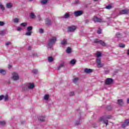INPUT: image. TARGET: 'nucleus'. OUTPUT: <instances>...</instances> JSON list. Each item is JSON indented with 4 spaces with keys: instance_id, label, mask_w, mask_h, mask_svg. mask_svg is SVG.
<instances>
[{
    "instance_id": "f257e3e1",
    "label": "nucleus",
    "mask_w": 129,
    "mask_h": 129,
    "mask_svg": "<svg viewBox=\"0 0 129 129\" xmlns=\"http://www.w3.org/2000/svg\"><path fill=\"white\" fill-rule=\"evenodd\" d=\"M57 41V37L55 36H53L51 37V38H49L48 39V43H47V48L49 49H51L52 47L53 46V45L56 43V41Z\"/></svg>"
},
{
    "instance_id": "f03ea898",
    "label": "nucleus",
    "mask_w": 129,
    "mask_h": 129,
    "mask_svg": "<svg viewBox=\"0 0 129 129\" xmlns=\"http://www.w3.org/2000/svg\"><path fill=\"white\" fill-rule=\"evenodd\" d=\"M32 31H33V26H28L26 29V32L25 33V35L28 36H32Z\"/></svg>"
},
{
    "instance_id": "7ed1b4c3",
    "label": "nucleus",
    "mask_w": 129,
    "mask_h": 129,
    "mask_svg": "<svg viewBox=\"0 0 129 129\" xmlns=\"http://www.w3.org/2000/svg\"><path fill=\"white\" fill-rule=\"evenodd\" d=\"M77 29V27H76L74 25H72V26H69L68 27L67 32H68V33H74V32H75V30Z\"/></svg>"
},
{
    "instance_id": "20e7f679",
    "label": "nucleus",
    "mask_w": 129,
    "mask_h": 129,
    "mask_svg": "<svg viewBox=\"0 0 129 129\" xmlns=\"http://www.w3.org/2000/svg\"><path fill=\"white\" fill-rule=\"evenodd\" d=\"M94 43H95V44H100L103 47H105V46H106V43H105L104 41L99 39H95L94 41Z\"/></svg>"
},
{
    "instance_id": "39448f33",
    "label": "nucleus",
    "mask_w": 129,
    "mask_h": 129,
    "mask_svg": "<svg viewBox=\"0 0 129 129\" xmlns=\"http://www.w3.org/2000/svg\"><path fill=\"white\" fill-rule=\"evenodd\" d=\"M105 118H111V116H107V117H101L100 118V120H103L104 123L107 125L108 124V120L105 119Z\"/></svg>"
},
{
    "instance_id": "423d86ee",
    "label": "nucleus",
    "mask_w": 129,
    "mask_h": 129,
    "mask_svg": "<svg viewBox=\"0 0 129 129\" xmlns=\"http://www.w3.org/2000/svg\"><path fill=\"white\" fill-rule=\"evenodd\" d=\"M96 63L97 66L98 68H101V67H103L104 65L103 63H101V59L100 57H97L96 59Z\"/></svg>"
},
{
    "instance_id": "0eeeda50",
    "label": "nucleus",
    "mask_w": 129,
    "mask_h": 129,
    "mask_svg": "<svg viewBox=\"0 0 129 129\" xmlns=\"http://www.w3.org/2000/svg\"><path fill=\"white\" fill-rule=\"evenodd\" d=\"M12 78L14 80V81H18L20 79V76L19 74L17 73H13L12 74Z\"/></svg>"
},
{
    "instance_id": "6e6552de",
    "label": "nucleus",
    "mask_w": 129,
    "mask_h": 129,
    "mask_svg": "<svg viewBox=\"0 0 129 129\" xmlns=\"http://www.w3.org/2000/svg\"><path fill=\"white\" fill-rule=\"evenodd\" d=\"M46 26H51L52 25V20L49 18H46L45 20Z\"/></svg>"
},
{
    "instance_id": "1a4fd4ad",
    "label": "nucleus",
    "mask_w": 129,
    "mask_h": 129,
    "mask_svg": "<svg viewBox=\"0 0 129 129\" xmlns=\"http://www.w3.org/2000/svg\"><path fill=\"white\" fill-rule=\"evenodd\" d=\"M71 17V14L70 13L67 12L62 17L61 19H65L66 20L67 19H69Z\"/></svg>"
},
{
    "instance_id": "9d476101",
    "label": "nucleus",
    "mask_w": 129,
    "mask_h": 129,
    "mask_svg": "<svg viewBox=\"0 0 129 129\" xmlns=\"http://www.w3.org/2000/svg\"><path fill=\"white\" fill-rule=\"evenodd\" d=\"M128 9H125L120 11L119 14L120 15H126L127 14H128Z\"/></svg>"
},
{
    "instance_id": "9b49d317",
    "label": "nucleus",
    "mask_w": 129,
    "mask_h": 129,
    "mask_svg": "<svg viewBox=\"0 0 129 129\" xmlns=\"http://www.w3.org/2000/svg\"><path fill=\"white\" fill-rule=\"evenodd\" d=\"M113 81V80H112V79L107 78L106 80L105 84H107V85H109L111 84V83H112Z\"/></svg>"
},
{
    "instance_id": "f8f14e48",
    "label": "nucleus",
    "mask_w": 129,
    "mask_h": 129,
    "mask_svg": "<svg viewBox=\"0 0 129 129\" xmlns=\"http://www.w3.org/2000/svg\"><path fill=\"white\" fill-rule=\"evenodd\" d=\"M74 15L75 17H80L81 16V10L75 11Z\"/></svg>"
},
{
    "instance_id": "ddd939ff",
    "label": "nucleus",
    "mask_w": 129,
    "mask_h": 129,
    "mask_svg": "<svg viewBox=\"0 0 129 129\" xmlns=\"http://www.w3.org/2000/svg\"><path fill=\"white\" fill-rule=\"evenodd\" d=\"M27 87H28V89H34V88H35V84L28 83L27 84Z\"/></svg>"
},
{
    "instance_id": "4468645a",
    "label": "nucleus",
    "mask_w": 129,
    "mask_h": 129,
    "mask_svg": "<svg viewBox=\"0 0 129 129\" xmlns=\"http://www.w3.org/2000/svg\"><path fill=\"white\" fill-rule=\"evenodd\" d=\"M93 21L95 22H98L99 23H101V22H103L102 19H100L99 18H98L96 16H95L93 18Z\"/></svg>"
},
{
    "instance_id": "2eb2a0df",
    "label": "nucleus",
    "mask_w": 129,
    "mask_h": 129,
    "mask_svg": "<svg viewBox=\"0 0 129 129\" xmlns=\"http://www.w3.org/2000/svg\"><path fill=\"white\" fill-rule=\"evenodd\" d=\"M71 5L72 7H75L78 5H80V2L79 0H75V1L72 3Z\"/></svg>"
},
{
    "instance_id": "dca6fc26",
    "label": "nucleus",
    "mask_w": 129,
    "mask_h": 129,
    "mask_svg": "<svg viewBox=\"0 0 129 129\" xmlns=\"http://www.w3.org/2000/svg\"><path fill=\"white\" fill-rule=\"evenodd\" d=\"M44 100H45V101H49V99H50V95L48 94H46L44 95L43 97Z\"/></svg>"
},
{
    "instance_id": "f3484780",
    "label": "nucleus",
    "mask_w": 129,
    "mask_h": 129,
    "mask_svg": "<svg viewBox=\"0 0 129 129\" xmlns=\"http://www.w3.org/2000/svg\"><path fill=\"white\" fill-rule=\"evenodd\" d=\"M129 123V118L125 120L123 124H122V127H125V126H127V125Z\"/></svg>"
},
{
    "instance_id": "a211bd4d",
    "label": "nucleus",
    "mask_w": 129,
    "mask_h": 129,
    "mask_svg": "<svg viewBox=\"0 0 129 129\" xmlns=\"http://www.w3.org/2000/svg\"><path fill=\"white\" fill-rule=\"evenodd\" d=\"M65 66V62H62L61 63H60L59 65L57 67V70L59 71L61 68H63Z\"/></svg>"
},
{
    "instance_id": "6ab92c4d",
    "label": "nucleus",
    "mask_w": 129,
    "mask_h": 129,
    "mask_svg": "<svg viewBox=\"0 0 129 129\" xmlns=\"http://www.w3.org/2000/svg\"><path fill=\"white\" fill-rule=\"evenodd\" d=\"M67 54H71L72 53V49L70 47H68L67 48L66 50Z\"/></svg>"
},
{
    "instance_id": "aec40b11",
    "label": "nucleus",
    "mask_w": 129,
    "mask_h": 129,
    "mask_svg": "<svg viewBox=\"0 0 129 129\" xmlns=\"http://www.w3.org/2000/svg\"><path fill=\"white\" fill-rule=\"evenodd\" d=\"M84 71L85 73L89 74V73H92V72H93V70L90 69H85Z\"/></svg>"
},
{
    "instance_id": "412c9836",
    "label": "nucleus",
    "mask_w": 129,
    "mask_h": 129,
    "mask_svg": "<svg viewBox=\"0 0 129 129\" xmlns=\"http://www.w3.org/2000/svg\"><path fill=\"white\" fill-rule=\"evenodd\" d=\"M29 17L30 19H36V15H35V13L31 12L29 14Z\"/></svg>"
},
{
    "instance_id": "4be33fe9",
    "label": "nucleus",
    "mask_w": 129,
    "mask_h": 129,
    "mask_svg": "<svg viewBox=\"0 0 129 129\" xmlns=\"http://www.w3.org/2000/svg\"><path fill=\"white\" fill-rule=\"evenodd\" d=\"M76 62L77 61L75 59H72L70 61V65H73L74 66L75 64H76Z\"/></svg>"
},
{
    "instance_id": "5701e85b",
    "label": "nucleus",
    "mask_w": 129,
    "mask_h": 129,
    "mask_svg": "<svg viewBox=\"0 0 129 129\" xmlns=\"http://www.w3.org/2000/svg\"><path fill=\"white\" fill-rule=\"evenodd\" d=\"M78 81H79V78H75L73 80V83H74V84H76L77 83H78Z\"/></svg>"
},
{
    "instance_id": "b1692460",
    "label": "nucleus",
    "mask_w": 129,
    "mask_h": 129,
    "mask_svg": "<svg viewBox=\"0 0 129 129\" xmlns=\"http://www.w3.org/2000/svg\"><path fill=\"white\" fill-rule=\"evenodd\" d=\"M48 61L49 63H52V62L54 61V57L51 56H48Z\"/></svg>"
},
{
    "instance_id": "393cba45",
    "label": "nucleus",
    "mask_w": 129,
    "mask_h": 129,
    "mask_svg": "<svg viewBox=\"0 0 129 129\" xmlns=\"http://www.w3.org/2000/svg\"><path fill=\"white\" fill-rule=\"evenodd\" d=\"M38 120H40V121L43 122L45 121V116H39L38 117Z\"/></svg>"
},
{
    "instance_id": "a878e982",
    "label": "nucleus",
    "mask_w": 129,
    "mask_h": 129,
    "mask_svg": "<svg viewBox=\"0 0 129 129\" xmlns=\"http://www.w3.org/2000/svg\"><path fill=\"white\" fill-rule=\"evenodd\" d=\"M6 8L7 9H12L13 8V4L11 3H8L6 4Z\"/></svg>"
},
{
    "instance_id": "bb28decb",
    "label": "nucleus",
    "mask_w": 129,
    "mask_h": 129,
    "mask_svg": "<svg viewBox=\"0 0 129 129\" xmlns=\"http://www.w3.org/2000/svg\"><path fill=\"white\" fill-rule=\"evenodd\" d=\"M0 74L6 75L7 74V71L4 69H0Z\"/></svg>"
},
{
    "instance_id": "cd10ccee",
    "label": "nucleus",
    "mask_w": 129,
    "mask_h": 129,
    "mask_svg": "<svg viewBox=\"0 0 129 129\" xmlns=\"http://www.w3.org/2000/svg\"><path fill=\"white\" fill-rule=\"evenodd\" d=\"M48 2H49V0H41L40 3L43 5H47L48 4Z\"/></svg>"
},
{
    "instance_id": "c85d7f7f",
    "label": "nucleus",
    "mask_w": 129,
    "mask_h": 129,
    "mask_svg": "<svg viewBox=\"0 0 129 129\" xmlns=\"http://www.w3.org/2000/svg\"><path fill=\"white\" fill-rule=\"evenodd\" d=\"M32 57L33 58H38V57H39V55L38 53H37V52H33Z\"/></svg>"
},
{
    "instance_id": "c756f323",
    "label": "nucleus",
    "mask_w": 129,
    "mask_h": 129,
    "mask_svg": "<svg viewBox=\"0 0 129 129\" xmlns=\"http://www.w3.org/2000/svg\"><path fill=\"white\" fill-rule=\"evenodd\" d=\"M61 44L62 46H66V45H67V40H63L61 42Z\"/></svg>"
},
{
    "instance_id": "7c9ffc66",
    "label": "nucleus",
    "mask_w": 129,
    "mask_h": 129,
    "mask_svg": "<svg viewBox=\"0 0 129 129\" xmlns=\"http://www.w3.org/2000/svg\"><path fill=\"white\" fill-rule=\"evenodd\" d=\"M13 22L15 24H18L20 22V19L19 18H15L13 19Z\"/></svg>"
},
{
    "instance_id": "2f4dec72",
    "label": "nucleus",
    "mask_w": 129,
    "mask_h": 129,
    "mask_svg": "<svg viewBox=\"0 0 129 129\" xmlns=\"http://www.w3.org/2000/svg\"><path fill=\"white\" fill-rule=\"evenodd\" d=\"M6 123H7L5 121H0V127L1 126H5Z\"/></svg>"
},
{
    "instance_id": "473e14b6",
    "label": "nucleus",
    "mask_w": 129,
    "mask_h": 129,
    "mask_svg": "<svg viewBox=\"0 0 129 129\" xmlns=\"http://www.w3.org/2000/svg\"><path fill=\"white\" fill-rule=\"evenodd\" d=\"M20 26L21 27H23V28H26V27L28 26V23L24 22L20 24Z\"/></svg>"
},
{
    "instance_id": "72a5a7b5",
    "label": "nucleus",
    "mask_w": 129,
    "mask_h": 129,
    "mask_svg": "<svg viewBox=\"0 0 129 129\" xmlns=\"http://www.w3.org/2000/svg\"><path fill=\"white\" fill-rule=\"evenodd\" d=\"M4 99L5 101L7 100H9V94H6L5 96H4Z\"/></svg>"
},
{
    "instance_id": "f704fd0d",
    "label": "nucleus",
    "mask_w": 129,
    "mask_h": 129,
    "mask_svg": "<svg viewBox=\"0 0 129 129\" xmlns=\"http://www.w3.org/2000/svg\"><path fill=\"white\" fill-rule=\"evenodd\" d=\"M28 89H29V88H28V86L27 85L26 86H24L22 87V90L23 91H26V90H28Z\"/></svg>"
},
{
    "instance_id": "c9c22d12",
    "label": "nucleus",
    "mask_w": 129,
    "mask_h": 129,
    "mask_svg": "<svg viewBox=\"0 0 129 129\" xmlns=\"http://www.w3.org/2000/svg\"><path fill=\"white\" fill-rule=\"evenodd\" d=\"M31 73L33 74L37 75L38 74V70H33L32 71H31Z\"/></svg>"
},
{
    "instance_id": "e433bc0d",
    "label": "nucleus",
    "mask_w": 129,
    "mask_h": 129,
    "mask_svg": "<svg viewBox=\"0 0 129 129\" xmlns=\"http://www.w3.org/2000/svg\"><path fill=\"white\" fill-rule=\"evenodd\" d=\"M0 9L1 10H2V11H5V7L1 3H0Z\"/></svg>"
},
{
    "instance_id": "4c0bfd02",
    "label": "nucleus",
    "mask_w": 129,
    "mask_h": 129,
    "mask_svg": "<svg viewBox=\"0 0 129 129\" xmlns=\"http://www.w3.org/2000/svg\"><path fill=\"white\" fill-rule=\"evenodd\" d=\"M97 58H99V57H101V53L100 52H98L96 54Z\"/></svg>"
},
{
    "instance_id": "58836bf2",
    "label": "nucleus",
    "mask_w": 129,
    "mask_h": 129,
    "mask_svg": "<svg viewBox=\"0 0 129 129\" xmlns=\"http://www.w3.org/2000/svg\"><path fill=\"white\" fill-rule=\"evenodd\" d=\"M39 32L40 33V34H44V29L43 28H40L39 29Z\"/></svg>"
},
{
    "instance_id": "ea45409f",
    "label": "nucleus",
    "mask_w": 129,
    "mask_h": 129,
    "mask_svg": "<svg viewBox=\"0 0 129 129\" xmlns=\"http://www.w3.org/2000/svg\"><path fill=\"white\" fill-rule=\"evenodd\" d=\"M118 103L119 104V105H121L122 104V99H118Z\"/></svg>"
},
{
    "instance_id": "a19ab883",
    "label": "nucleus",
    "mask_w": 129,
    "mask_h": 129,
    "mask_svg": "<svg viewBox=\"0 0 129 129\" xmlns=\"http://www.w3.org/2000/svg\"><path fill=\"white\" fill-rule=\"evenodd\" d=\"M5 34H6V32H5V31L2 30L0 31V35H1V36H4V35Z\"/></svg>"
},
{
    "instance_id": "79ce46f5",
    "label": "nucleus",
    "mask_w": 129,
    "mask_h": 129,
    "mask_svg": "<svg viewBox=\"0 0 129 129\" xmlns=\"http://www.w3.org/2000/svg\"><path fill=\"white\" fill-rule=\"evenodd\" d=\"M75 124L76 125H79V124H80V120H76L75 122Z\"/></svg>"
},
{
    "instance_id": "37998d69",
    "label": "nucleus",
    "mask_w": 129,
    "mask_h": 129,
    "mask_svg": "<svg viewBox=\"0 0 129 129\" xmlns=\"http://www.w3.org/2000/svg\"><path fill=\"white\" fill-rule=\"evenodd\" d=\"M22 30H23V28L21 27H18L17 28V31H18V32H21V31H22Z\"/></svg>"
},
{
    "instance_id": "c03bdc74",
    "label": "nucleus",
    "mask_w": 129,
    "mask_h": 129,
    "mask_svg": "<svg viewBox=\"0 0 129 129\" xmlns=\"http://www.w3.org/2000/svg\"><path fill=\"white\" fill-rule=\"evenodd\" d=\"M5 26V22L4 21H0V27H3Z\"/></svg>"
},
{
    "instance_id": "a18cd8bd",
    "label": "nucleus",
    "mask_w": 129,
    "mask_h": 129,
    "mask_svg": "<svg viewBox=\"0 0 129 129\" xmlns=\"http://www.w3.org/2000/svg\"><path fill=\"white\" fill-rule=\"evenodd\" d=\"M106 9H107V10H110V9H111V8H112V7L111 6V5H108L107 6H106Z\"/></svg>"
},
{
    "instance_id": "49530a36",
    "label": "nucleus",
    "mask_w": 129,
    "mask_h": 129,
    "mask_svg": "<svg viewBox=\"0 0 129 129\" xmlns=\"http://www.w3.org/2000/svg\"><path fill=\"white\" fill-rule=\"evenodd\" d=\"M119 46L120 48H124V44H122V43H120L119 44Z\"/></svg>"
},
{
    "instance_id": "de8ad7c7",
    "label": "nucleus",
    "mask_w": 129,
    "mask_h": 129,
    "mask_svg": "<svg viewBox=\"0 0 129 129\" xmlns=\"http://www.w3.org/2000/svg\"><path fill=\"white\" fill-rule=\"evenodd\" d=\"M74 94H75V93L74 92H73V91L71 92L70 93V96H74Z\"/></svg>"
},
{
    "instance_id": "09e8293b",
    "label": "nucleus",
    "mask_w": 129,
    "mask_h": 129,
    "mask_svg": "<svg viewBox=\"0 0 129 129\" xmlns=\"http://www.w3.org/2000/svg\"><path fill=\"white\" fill-rule=\"evenodd\" d=\"M107 109L108 110H111V109H112V107L111 105H109L107 107Z\"/></svg>"
},
{
    "instance_id": "8fccbe9b",
    "label": "nucleus",
    "mask_w": 129,
    "mask_h": 129,
    "mask_svg": "<svg viewBox=\"0 0 129 129\" xmlns=\"http://www.w3.org/2000/svg\"><path fill=\"white\" fill-rule=\"evenodd\" d=\"M4 97H5V95H0V101L4 99Z\"/></svg>"
},
{
    "instance_id": "3c124183",
    "label": "nucleus",
    "mask_w": 129,
    "mask_h": 129,
    "mask_svg": "<svg viewBox=\"0 0 129 129\" xmlns=\"http://www.w3.org/2000/svg\"><path fill=\"white\" fill-rule=\"evenodd\" d=\"M77 113H79V114H81V110H80V108H79L77 110Z\"/></svg>"
},
{
    "instance_id": "603ef678",
    "label": "nucleus",
    "mask_w": 129,
    "mask_h": 129,
    "mask_svg": "<svg viewBox=\"0 0 129 129\" xmlns=\"http://www.w3.org/2000/svg\"><path fill=\"white\" fill-rule=\"evenodd\" d=\"M11 120H12V122H15V116H13L11 117Z\"/></svg>"
},
{
    "instance_id": "864d4df0",
    "label": "nucleus",
    "mask_w": 129,
    "mask_h": 129,
    "mask_svg": "<svg viewBox=\"0 0 129 129\" xmlns=\"http://www.w3.org/2000/svg\"><path fill=\"white\" fill-rule=\"evenodd\" d=\"M11 44H12V43L10 41L7 42L6 43V46H9V45H11Z\"/></svg>"
},
{
    "instance_id": "5fc2aeb1",
    "label": "nucleus",
    "mask_w": 129,
    "mask_h": 129,
    "mask_svg": "<svg viewBox=\"0 0 129 129\" xmlns=\"http://www.w3.org/2000/svg\"><path fill=\"white\" fill-rule=\"evenodd\" d=\"M116 36L117 38H119V37H120V34L119 33H117L116 34Z\"/></svg>"
},
{
    "instance_id": "6e6d98bb",
    "label": "nucleus",
    "mask_w": 129,
    "mask_h": 129,
    "mask_svg": "<svg viewBox=\"0 0 129 129\" xmlns=\"http://www.w3.org/2000/svg\"><path fill=\"white\" fill-rule=\"evenodd\" d=\"M21 124H25V123H26V121L25 120L21 121Z\"/></svg>"
},
{
    "instance_id": "4d7b16f0",
    "label": "nucleus",
    "mask_w": 129,
    "mask_h": 129,
    "mask_svg": "<svg viewBox=\"0 0 129 129\" xmlns=\"http://www.w3.org/2000/svg\"><path fill=\"white\" fill-rule=\"evenodd\" d=\"M37 17L38 18L39 21H42V19H41V16H40V15H38Z\"/></svg>"
},
{
    "instance_id": "13d9d810",
    "label": "nucleus",
    "mask_w": 129,
    "mask_h": 129,
    "mask_svg": "<svg viewBox=\"0 0 129 129\" xmlns=\"http://www.w3.org/2000/svg\"><path fill=\"white\" fill-rule=\"evenodd\" d=\"M97 33L98 34H101V30L100 29L98 30Z\"/></svg>"
},
{
    "instance_id": "bf43d9fd",
    "label": "nucleus",
    "mask_w": 129,
    "mask_h": 129,
    "mask_svg": "<svg viewBox=\"0 0 129 129\" xmlns=\"http://www.w3.org/2000/svg\"><path fill=\"white\" fill-rule=\"evenodd\" d=\"M77 92H78V93H80L81 92V90H80V89H79L77 90Z\"/></svg>"
},
{
    "instance_id": "052dcab7",
    "label": "nucleus",
    "mask_w": 129,
    "mask_h": 129,
    "mask_svg": "<svg viewBox=\"0 0 129 129\" xmlns=\"http://www.w3.org/2000/svg\"><path fill=\"white\" fill-rule=\"evenodd\" d=\"M28 49V50L30 51V50H31L32 47H31V46H29Z\"/></svg>"
},
{
    "instance_id": "680f3d73",
    "label": "nucleus",
    "mask_w": 129,
    "mask_h": 129,
    "mask_svg": "<svg viewBox=\"0 0 129 129\" xmlns=\"http://www.w3.org/2000/svg\"><path fill=\"white\" fill-rule=\"evenodd\" d=\"M12 65L9 64V66H8V68H9V69H11V68H12Z\"/></svg>"
},
{
    "instance_id": "e2e57ef3",
    "label": "nucleus",
    "mask_w": 129,
    "mask_h": 129,
    "mask_svg": "<svg viewBox=\"0 0 129 129\" xmlns=\"http://www.w3.org/2000/svg\"><path fill=\"white\" fill-rule=\"evenodd\" d=\"M11 126H12V127H13V129H15V126H14V123H12L11 124Z\"/></svg>"
},
{
    "instance_id": "0e129e2a",
    "label": "nucleus",
    "mask_w": 129,
    "mask_h": 129,
    "mask_svg": "<svg viewBox=\"0 0 129 129\" xmlns=\"http://www.w3.org/2000/svg\"><path fill=\"white\" fill-rule=\"evenodd\" d=\"M127 55H129V49L127 51Z\"/></svg>"
},
{
    "instance_id": "69168bd1",
    "label": "nucleus",
    "mask_w": 129,
    "mask_h": 129,
    "mask_svg": "<svg viewBox=\"0 0 129 129\" xmlns=\"http://www.w3.org/2000/svg\"><path fill=\"white\" fill-rule=\"evenodd\" d=\"M127 103H129V98L127 99Z\"/></svg>"
},
{
    "instance_id": "338daca9",
    "label": "nucleus",
    "mask_w": 129,
    "mask_h": 129,
    "mask_svg": "<svg viewBox=\"0 0 129 129\" xmlns=\"http://www.w3.org/2000/svg\"><path fill=\"white\" fill-rule=\"evenodd\" d=\"M89 21H88V20H86V24H87V23H89Z\"/></svg>"
},
{
    "instance_id": "774afa93",
    "label": "nucleus",
    "mask_w": 129,
    "mask_h": 129,
    "mask_svg": "<svg viewBox=\"0 0 129 129\" xmlns=\"http://www.w3.org/2000/svg\"><path fill=\"white\" fill-rule=\"evenodd\" d=\"M79 118H81V115H80L79 116Z\"/></svg>"
}]
</instances>
